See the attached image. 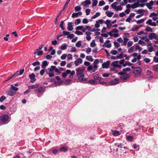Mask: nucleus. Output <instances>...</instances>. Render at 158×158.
Listing matches in <instances>:
<instances>
[{"instance_id":"e433bc0d","label":"nucleus","mask_w":158,"mask_h":158,"mask_svg":"<svg viewBox=\"0 0 158 158\" xmlns=\"http://www.w3.org/2000/svg\"><path fill=\"white\" fill-rule=\"evenodd\" d=\"M129 39L126 37H125L123 38V44L122 45H126L127 43V42L129 40Z\"/></svg>"},{"instance_id":"603ef678","label":"nucleus","mask_w":158,"mask_h":158,"mask_svg":"<svg viewBox=\"0 0 158 158\" xmlns=\"http://www.w3.org/2000/svg\"><path fill=\"white\" fill-rule=\"evenodd\" d=\"M117 2H114L111 5V6L113 9L115 10L117 6Z\"/></svg>"},{"instance_id":"c85d7f7f","label":"nucleus","mask_w":158,"mask_h":158,"mask_svg":"<svg viewBox=\"0 0 158 158\" xmlns=\"http://www.w3.org/2000/svg\"><path fill=\"white\" fill-rule=\"evenodd\" d=\"M114 14L113 12H110L109 11H107L106 12V14L107 15V16L110 17H111L112 15Z\"/></svg>"},{"instance_id":"2f4dec72","label":"nucleus","mask_w":158,"mask_h":158,"mask_svg":"<svg viewBox=\"0 0 158 158\" xmlns=\"http://www.w3.org/2000/svg\"><path fill=\"white\" fill-rule=\"evenodd\" d=\"M86 59L92 62L94 61V59L91 56H87L86 57Z\"/></svg>"},{"instance_id":"393cba45","label":"nucleus","mask_w":158,"mask_h":158,"mask_svg":"<svg viewBox=\"0 0 158 158\" xmlns=\"http://www.w3.org/2000/svg\"><path fill=\"white\" fill-rule=\"evenodd\" d=\"M108 34L111 36H113L115 37H117L118 36V34H114L111 31L108 32Z\"/></svg>"},{"instance_id":"ea45409f","label":"nucleus","mask_w":158,"mask_h":158,"mask_svg":"<svg viewBox=\"0 0 158 158\" xmlns=\"http://www.w3.org/2000/svg\"><path fill=\"white\" fill-rule=\"evenodd\" d=\"M153 69L156 72H158V64L153 66Z\"/></svg>"},{"instance_id":"774afa93","label":"nucleus","mask_w":158,"mask_h":158,"mask_svg":"<svg viewBox=\"0 0 158 158\" xmlns=\"http://www.w3.org/2000/svg\"><path fill=\"white\" fill-rule=\"evenodd\" d=\"M157 15V13H156L155 12H152L151 13L150 15H149L150 17H155V16H156Z\"/></svg>"},{"instance_id":"f257e3e1","label":"nucleus","mask_w":158,"mask_h":158,"mask_svg":"<svg viewBox=\"0 0 158 158\" xmlns=\"http://www.w3.org/2000/svg\"><path fill=\"white\" fill-rule=\"evenodd\" d=\"M10 120V118L7 114H4L0 116V124L5 125L8 123Z\"/></svg>"},{"instance_id":"052dcab7","label":"nucleus","mask_w":158,"mask_h":158,"mask_svg":"<svg viewBox=\"0 0 158 158\" xmlns=\"http://www.w3.org/2000/svg\"><path fill=\"white\" fill-rule=\"evenodd\" d=\"M133 44V42L131 41H129L127 43V46L128 47H130Z\"/></svg>"},{"instance_id":"4c0bfd02","label":"nucleus","mask_w":158,"mask_h":158,"mask_svg":"<svg viewBox=\"0 0 158 158\" xmlns=\"http://www.w3.org/2000/svg\"><path fill=\"white\" fill-rule=\"evenodd\" d=\"M139 27H138L137 26H134L132 28L131 30L133 31L138 30Z\"/></svg>"},{"instance_id":"bf43d9fd","label":"nucleus","mask_w":158,"mask_h":158,"mask_svg":"<svg viewBox=\"0 0 158 158\" xmlns=\"http://www.w3.org/2000/svg\"><path fill=\"white\" fill-rule=\"evenodd\" d=\"M144 21V19H141L139 20H138L137 21V23L138 24H139L142 23Z\"/></svg>"},{"instance_id":"c9c22d12","label":"nucleus","mask_w":158,"mask_h":158,"mask_svg":"<svg viewBox=\"0 0 158 158\" xmlns=\"http://www.w3.org/2000/svg\"><path fill=\"white\" fill-rule=\"evenodd\" d=\"M11 89L15 91V92L16 91H17L19 89L18 88L16 87L15 86H14L13 85H11Z\"/></svg>"},{"instance_id":"a19ab883","label":"nucleus","mask_w":158,"mask_h":158,"mask_svg":"<svg viewBox=\"0 0 158 158\" xmlns=\"http://www.w3.org/2000/svg\"><path fill=\"white\" fill-rule=\"evenodd\" d=\"M64 24V21H61L60 24V27L61 28V29L63 30H64V27L63 26Z\"/></svg>"},{"instance_id":"e2e57ef3","label":"nucleus","mask_w":158,"mask_h":158,"mask_svg":"<svg viewBox=\"0 0 158 158\" xmlns=\"http://www.w3.org/2000/svg\"><path fill=\"white\" fill-rule=\"evenodd\" d=\"M138 43L139 44H141L143 45H145L146 44V43L143 41L139 40V41Z\"/></svg>"},{"instance_id":"f704fd0d","label":"nucleus","mask_w":158,"mask_h":158,"mask_svg":"<svg viewBox=\"0 0 158 158\" xmlns=\"http://www.w3.org/2000/svg\"><path fill=\"white\" fill-rule=\"evenodd\" d=\"M126 139L127 141H131L133 139V137L132 136L128 135L126 137Z\"/></svg>"},{"instance_id":"6ab92c4d","label":"nucleus","mask_w":158,"mask_h":158,"mask_svg":"<svg viewBox=\"0 0 158 158\" xmlns=\"http://www.w3.org/2000/svg\"><path fill=\"white\" fill-rule=\"evenodd\" d=\"M86 81L88 82L87 83L91 85H96L98 83V82L95 81L94 79H91L89 81H88L87 80V81Z\"/></svg>"},{"instance_id":"9b49d317","label":"nucleus","mask_w":158,"mask_h":158,"mask_svg":"<svg viewBox=\"0 0 158 158\" xmlns=\"http://www.w3.org/2000/svg\"><path fill=\"white\" fill-rule=\"evenodd\" d=\"M130 77V75L128 74H125L120 77L121 80L125 81L128 79Z\"/></svg>"},{"instance_id":"aec40b11","label":"nucleus","mask_w":158,"mask_h":158,"mask_svg":"<svg viewBox=\"0 0 158 158\" xmlns=\"http://www.w3.org/2000/svg\"><path fill=\"white\" fill-rule=\"evenodd\" d=\"M82 13L81 11H79L77 13H74L72 14V17L73 18H74L76 17H77L79 15H82Z\"/></svg>"},{"instance_id":"f8f14e48","label":"nucleus","mask_w":158,"mask_h":158,"mask_svg":"<svg viewBox=\"0 0 158 158\" xmlns=\"http://www.w3.org/2000/svg\"><path fill=\"white\" fill-rule=\"evenodd\" d=\"M6 92L8 95L11 96H14L15 94V92L13 91L11 89H8Z\"/></svg>"},{"instance_id":"39448f33","label":"nucleus","mask_w":158,"mask_h":158,"mask_svg":"<svg viewBox=\"0 0 158 158\" xmlns=\"http://www.w3.org/2000/svg\"><path fill=\"white\" fill-rule=\"evenodd\" d=\"M63 33L64 36H67V38H70V39H72L74 37V35L73 34H70L69 31H64Z\"/></svg>"},{"instance_id":"f3484780","label":"nucleus","mask_w":158,"mask_h":158,"mask_svg":"<svg viewBox=\"0 0 158 158\" xmlns=\"http://www.w3.org/2000/svg\"><path fill=\"white\" fill-rule=\"evenodd\" d=\"M110 41L109 40H106L104 43L103 47L105 46L107 48H110L111 47V44L110 43Z\"/></svg>"},{"instance_id":"6e6552de","label":"nucleus","mask_w":158,"mask_h":158,"mask_svg":"<svg viewBox=\"0 0 158 158\" xmlns=\"http://www.w3.org/2000/svg\"><path fill=\"white\" fill-rule=\"evenodd\" d=\"M146 24L152 26H156V25L155 22H152L151 19H148L146 22Z\"/></svg>"},{"instance_id":"473e14b6","label":"nucleus","mask_w":158,"mask_h":158,"mask_svg":"<svg viewBox=\"0 0 158 158\" xmlns=\"http://www.w3.org/2000/svg\"><path fill=\"white\" fill-rule=\"evenodd\" d=\"M67 150V148L66 147H62L60 149V151L62 152H66Z\"/></svg>"},{"instance_id":"f03ea898","label":"nucleus","mask_w":158,"mask_h":158,"mask_svg":"<svg viewBox=\"0 0 158 158\" xmlns=\"http://www.w3.org/2000/svg\"><path fill=\"white\" fill-rule=\"evenodd\" d=\"M85 69L84 67H80L77 69L76 70L77 76L84 74Z\"/></svg>"},{"instance_id":"5fc2aeb1","label":"nucleus","mask_w":158,"mask_h":158,"mask_svg":"<svg viewBox=\"0 0 158 158\" xmlns=\"http://www.w3.org/2000/svg\"><path fill=\"white\" fill-rule=\"evenodd\" d=\"M135 48L136 49L138 50L139 52L141 51L142 49V48L140 47V46L138 45H135Z\"/></svg>"},{"instance_id":"4be33fe9","label":"nucleus","mask_w":158,"mask_h":158,"mask_svg":"<svg viewBox=\"0 0 158 158\" xmlns=\"http://www.w3.org/2000/svg\"><path fill=\"white\" fill-rule=\"evenodd\" d=\"M97 69H95V68H94L93 67V65H89L88 66L87 68V70L88 71H89L90 70H92V72H94L96 71V70Z\"/></svg>"},{"instance_id":"b1692460","label":"nucleus","mask_w":158,"mask_h":158,"mask_svg":"<svg viewBox=\"0 0 158 158\" xmlns=\"http://www.w3.org/2000/svg\"><path fill=\"white\" fill-rule=\"evenodd\" d=\"M48 65V64L47 60H45L43 61L42 62L41 67L43 69H44Z\"/></svg>"},{"instance_id":"4d7b16f0","label":"nucleus","mask_w":158,"mask_h":158,"mask_svg":"<svg viewBox=\"0 0 158 158\" xmlns=\"http://www.w3.org/2000/svg\"><path fill=\"white\" fill-rule=\"evenodd\" d=\"M95 46V40H93L90 43V47H94Z\"/></svg>"},{"instance_id":"de8ad7c7","label":"nucleus","mask_w":158,"mask_h":158,"mask_svg":"<svg viewBox=\"0 0 158 158\" xmlns=\"http://www.w3.org/2000/svg\"><path fill=\"white\" fill-rule=\"evenodd\" d=\"M100 14L99 12H97L95 15L92 16V19H95L97 17L100 16Z\"/></svg>"},{"instance_id":"423d86ee","label":"nucleus","mask_w":158,"mask_h":158,"mask_svg":"<svg viewBox=\"0 0 158 158\" xmlns=\"http://www.w3.org/2000/svg\"><path fill=\"white\" fill-rule=\"evenodd\" d=\"M142 69L139 67L135 68L133 70V73L135 74H139L141 72Z\"/></svg>"},{"instance_id":"412c9836","label":"nucleus","mask_w":158,"mask_h":158,"mask_svg":"<svg viewBox=\"0 0 158 158\" xmlns=\"http://www.w3.org/2000/svg\"><path fill=\"white\" fill-rule=\"evenodd\" d=\"M99 63V60L98 59H96L94 63V65H93V67L94 68H95V69H97L98 68V66L97 64Z\"/></svg>"},{"instance_id":"864d4df0","label":"nucleus","mask_w":158,"mask_h":158,"mask_svg":"<svg viewBox=\"0 0 158 158\" xmlns=\"http://www.w3.org/2000/svg\"><path fill=\"white\" fill-rule=\"evenodd\" d=\"M81 41H79L76 43V46L77 47H79L81 45Z\"/></svg>"},{"instance_id":"2eb2a0df","label":"nucleus","mask_w":158,"mask_h":158,"mask_svg":"<svg viewBox=\"0 0 158 158\" xmlns=\"http://www.w3.org/2000/svg\"><path fill=\"white\" fill-rule=\"evenodd\" d=\"M119 61H116L113 62L111 64V65L114 67H117L118 68H120L121 67V65L119 64Z\"/></svg>"},{"instance_id":"c756f323","label":"nucleus","mask_w":158,"mask_h":158,"mask_svg":"<svg viewBox=\"0 0 158 158\" xmlns=\"http://www.w3.org/2000/svg\"><path fill=\"white\" fill-rule=\"evenodd\" d=\"M38 50V51H36V49L35 50V52L34 53V54H35L37 53V55L38 56L41 55L43 53V52L42 51H40Z\"/></svg>"},{"instance_id":"0e129e2a","label":"nucleus","mask_w":158,"mask_h":158,"mask_svg":"<svg viewBox=\"0 0 158 158\" xmlns=\"http://www.w3.org/2000/svg\"><path fill=\"white\" fill-rule=\"evenodd\" d=\"M131 69L130 68H126L125 69H123V71L125 72V73L127 72H129L130 71Z\"/></svg>"},{"instance_id":"69168bd1","label":"nucleus","mask_w":158,"mask_h":158,"mask_svg":"<svg viewBox=\"0 0 158 158\" xmlns=\"http://www.w3.org/2000/svg\"><path fill=\"white\" fill-rule=\"evenodd\" d=\"M115 145L119 148H122L123 146V143H120L119 144L116 143Z\"/></svg>"},{"instance_id":"cd10ccee","label":"nucleus","mask_w":158,"mask_h":158,"mask_svg":"<svg viewBox=\"0 0 158 158\" xmlns=\"http://www.w3.org/2000/svg\"><path fill=\"white\" fill-rule=\"evenodd\" d=\"M112 134L114 136H117L119 135V132L117 131H112Z\"/></svg>"},{"instance_id":"c03bdc74","label":"nucleus","mask_w":158,"mask_h":158,"mask_svg":"<svg viewBox=\"0 0 158 158\" xmlns=\"http://www.w3.org/2000/svg\"><path fill=\"white\" fill-rule=\"evenodd\" d=\"M56 66H51V68H49L48 69L49 70V72H53L54 70H55Z\"/></svg>"},{"instance_id":"1a4fd4ad","label":"nucleus","mask_w":158,"mask_h":158,"mask_svg":"<svg viewBox=\"0 0 158 158\" xmlns=\"http://www.w3.org/2000/svg\"><path fill=\"white\" fill-rule=\"evenodd\" d=\"M83 60L80 58H78L74 61V64L76 66H77L82 63Z\"/></svg>"},{"instance_id":"5701e85b","label":"nucleus","mask_w":158,"mask_h":158,"mask_svg":"<svg viewBox=\"0 0 158 158\" xmlns=\"http://www.w3.org/2000/svg\"><path fill=\"white\" fill-rule=\"evenodd\" d=\"M119 82V79L118 78H115L114 80L110 82V84L111 85H116Z\"/></svg>"},{"instance_id":"49530a36","label":"nucleus","mask_w":158,"mask_h":158,"mask_svg":"<svg viewBox=\"0 0 158 158\" xmlns=\"http://www.w3.org/2000/svg\"><path fill=\"white\" fill-rule=\"evenodd\" d=\"M145 31L147 32H152V29L151 27L147 26L145 29Z\"/></svg>"},{"instance_id":"8fccbe9b","label":"nucleus","mask_w":158,"mask_h":158,"mask_svg":"<svg viewBox=\"0 0 158 158\" xmlns=\"http://www.w3.org/2000/svg\"><path fill=\"white\" fill-rule=\"evenodd\" d=\"M92 3V7H94L96 6L98 3V1L97 0H94Z\"/></svg>"},{"instance_id":"13d9d810","label":"nucleus","mask_w":158,"mask_h":158,"mask_svg":"<svg viewBox=\"0 0 158 158\" xmlns=\"http://www.w3.org/2000/svg\"><path fill=\"white\" fill-rule=\"evenodd\" d=\"M105 4V3L103 0L100 1L99 3V6H102Z\"/></svg>"},{"instance_id":"9d476101","label":"nucleus","mask_w":158,"mask_h":158,"mask_svg":"<svg viewBox=\"0 0 158 158\" xmlns=\"http://www.w3.org/2000/svg\"><path fill=\"white\" fill-rule=\"evenodd\" d=\"M74 23L72 22H68V23L67 30L69 31H72L73 30V27Z\"/></svg>"},{"instance_id":"bb28decb","label":"nucleus","mask_w":158,"mask_h":158,"mask_svg":"<svg viewBox=\"0 0 158 158\" xmlns=\"http://www.w3.org/2000/svg\"><path fill=\"white\" fill-rule=\"evenodd\" d=\"M39 86V84H35V85H31L29 86L28 87L30 89H34L35 88H37V87Z\"/></svg>"},{"instance_id":"37998d69","label":"nucleus","mask_w":158,"mask_h":158,"mask_svg":"<svg viewBox=\"0 0 158 158\" xmlns=\"http://www.w3.org/2000/svg\"><path fill=\"white\" fill-rule=\"evenodd\" d=\"M71 81L72 80L70 79H67L64 82V84L66 85H68Z\"/></svg>"},{"instance_id":"3c124183","label":"nucleus","mask_w":158,"mask_h":158,"mask_svg":"<svg viewBox=\"0 0 158 158\" xmlns=\"http://www.w3.org/2000/svg\"><path fill=\"white\" fill-rule=\"evenodd\" d=\"M47 74H48L50 77H52L54 76V74L53 73L48 72H46Z\"/></svg>"},{"instance_id":"a878e982","label":"nucleus","mask_w":158,"mask_h":158,"mask_svg":"<svg viewBox=\"0 0 158 158\" xmlns=\"http://www.w3.org/2000/svg\"><path fill=\"white\" fill-rule=\"evenodd\" d=\"M139 6V2H135L134 3L132 4L131 5V8L132 9H135L137 7H138Z\"/></svg>"},{"instance_id":"6e6d98bb","label":"nucleus","mask_w":158,"mask_h":158,"mask_svg":"<svg viewBox=\"0 0 158 158\" xmlns=\"http://www.w3.org/2000/svg\"><path fill=\"white\" fill-rule=\"evenodd\" d=\"M40 64V63L38 61H36L32 63V65L34 66H35L36 65H39Z\"/></svg>"},{"instance_id":"20e7f679","label":"nucleus","mask_w":158,"mask_h":158,"mask_svg":"<svg viewBox=\"0 0 158 158\" xmlns=\"http://www.w3.org/2000/svg\"><path fill=\"white\" fill-rule=\"evenodd\" d=\"M148 37L151 40L155 39L156 40V42H158V35H156L154 33H150L148 35Z\"/></svg>"},{"instance_id":"dca6fc26","label":"nucleus","mask_w":158,"mask_h":158,"mask_svg":"<svg viewBox=\"0 0 158 158\" xmlns=\"http://www.w3.org/2000/svg\"><path fill=\"white\" fill-rule=\"evenodd\" d=\"M36 90L40 93H43L45 91V88L42 86L38 87L36 89Z\"/></svg>"},{"instance_id":"a211bd4d","label":"nucleus","mask_w":158,"mask_h":158,"mask_svg":"<svg viewBox=\"0 0 158 158\" xmlns=\"http://www.w3.org/2000/svg\"><path fill=\"white\" fill-rule=\"evenodd\" d=\"M91 3L90 0H86L85 1L82 2L81 4L84 6H86L87 5H90Z\"/></svg>"},{"instance_id":"4468645a","label":"nucleus","mask_w":158,"mask_h":158,"mask_svg":"<svg viewBox=\"0 0 158 158\" xmlns=\"http://www.w3.org/2000/svg\"><path fill=\"white\" fill-rule=\"evenodd\" d=\"M110 61L108 60L106 62H104L102 64V67L103 68L107 69L108 68Z\"/></svg>"},{"instance_id":"7ed1b4c3","label":"nucleus","mask_w":158,"mask_h":158,"mask_svg":"<svg viewBox=\"0 0 158 158\" xmlns=\"http://www.w3.org/2000/svg\"><path fill=\"white\" fill-rule=\"evenodd\" d=\"M78 80L81 82L84 83H86V81H87V78L84 77V74L77 76Z\"/></svg>"},{"instance_id":"72a5a7b5","label":"nucleus","mask_w":158,"mask_h":158,"mask_svg":"<svg viewBox=\"0 0 158 158\" xmlns=\"http://www.w3.org/2000/svg\"><path fill=\"white\" fill-rule=\"evenodd\" d=\"M67 46L68 45L66 44H63L61 46L60 48L62 50H65L66 49Z\"/></svg>"},{"instance_id":"09e8293b","label":"nucleus","mask_w":158,"mask_h":158,"mask_svg":"<svg viewBox=\"0 0 158 158\" xmlns=\"http://www.w3.org/2000/svg\"><path fill=\"white\" fill-rule=\"evenodd\" d=\"M6 99V98L4 95L0 97V102H2L4 100Z\"/></svg>"},{"instance_id":"338daca9","label":"nucleus","mask_w":158,"mask_h":158,"mask_svg":"<svg viewBox=\"0 0 158 158\" xmlns=\"http://www.w3.org/2000/svg\"><path fill=\"white\" fill-rule=\"evenodd\" d=\"M144 11L145 10L143 9H139L137 11V12L138 13L140 14L143 13Z\"/></svg>"},{"instance_id":"58836bf2","label":"nucleus","mask_w":158,"mask_h":158,"mask_svg":"<svg viewBox=\"0 0 158 158\" xmlns=\"http://www.w3.org/2000/svg\"><path fill=\"white\" fill-rule=\"evenodd\" d=\"M94 79L96 81H99L101 80V78L98 76H94Z\"/></svg>"},{"instance_id":"79ce46f5","label":"nucleus","mask_w":158,"mask_h":158,"mask_svg":"<svg viewBox=\"0 0 158 158\" xmlns=\"http://www.w3.org/2000/svg\"><path fill=\"white\" fill-rule=\"evenodd\" d=\"M134 46H133L131 47L130 48H129L128 50V52L129 53H132L134 51Z\"/></svg>"},{"instance_id":"0eeeda50","label":"nucleus","mask_w":158,"mask_h":158,"mask_svg":"<svg viewBox=\"0 0 158 158\" xmlns=\"http://www.w3.org/2000/svg\"><path fill=\"white\" fill-rule=\"evenodd\" d=\"M29 77L31 79L30 82L32 83H34L36 80L35 78V75L34 73H32L29 76Z\"/></svg>"},{"instance_id":"680f3d73","label":"nucleus","mask_w":158,"mask_h":158,"mask_svg":"<svg viewBox=\"0 0 158 158\" xmlns=\"http://www.w3.org/2000/svg\"><path fill=\"white\" fill-rule=\"evenodd\" d=\"M81 21L80 19H77L76 20L75 22V24L76 25H77L81 23Z\"/></svg>"},{"instance_id":"a18cd8bd","label":"nucleus","mask_w":158,"mask_h":158,"mask_svg":"<svg viewBox=\"0 0 158 158\" xmlns=\"http://www.w3.org/2000/svg\"><path fill=\"white\" fill-rule=\"evenodd\" d=\"M123 9V7H122L120 5L118 6H116L115 10L116 11H121Z\"/></svg>"},{"instance_id":"7c9ffc66","label":"nucleus","mask_w":158,"mask_h":158,"mask_svg":"<svg viewBox=\"0 0 158 158\" xmlns=\"http://www.w3.org/2000/svg\"><path fill=\"white\" fill-rule=\"evenodd\" d=\"M24 69H21L20 70L19 73V74L18 73H17L19 72V71H17V73H16V76H17L19 75H22L23 73V72H24Z\"/></svg>"},{"instance_id":"ddd939ff","label":"nucleus","mask_w":158,"mask_h":158,"mask_svg":"<svg viewBox=\"0 0 158 158\" xmlns=\"http://www.w3.org/2000/svg\"><path fill=\"white\" fill-rule=\"evenodd\" d=\"M154 2L153 1H151L149 3L146 2V5L149 9H152V6H153Z\"/></svg>"}]
</instances>
